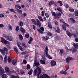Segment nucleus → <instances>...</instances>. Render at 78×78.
Here are the masks:
<instances>
[{
	"label": "nucleus",
	"mask_w": 78,
	"mask_h": 78,
	"mask_svg": "<svg viewBox=\"0 0 78 78\" xmlns=\"http://www.w3.org/2000/svg\"><path fill=\"white\" fill-rule=\"evenodd\" d=\"M46 55L47 58H48L49 59H53V57L50 56V55H49L48 54V53L46 54Z\"/></svg>",
	"instance_id": "nucleus-15"
},
{
	"label": "nucleus",
	"mask_w": 78,
	"mask_h": 78,
	"mask_svg": "<svg viewBox=\"0 0 78 78\" xmlns=\"http://www.w3.org/2000/svg\"><path fill=\"white\" fill-rule=\"evenodd\" d=\"M8 30L10 31H11L12 30V27H11V25L9 24L8 25Z\"/></svg>",
	"instance_id": "nucleus-19"
},
{
	"label": "nucleus",
	"mask_w": 78,
	"mask_h": 78,
	"mask_svg": "<svg viewBox=\"0 0 78 78\" xmlns=\"http://www.w3.org/2000/svg\"><path fill=\"white\" fill-rule=\"evenodd\" d=\"M4 27V25L3 24H0V28H3Z\"/></svg>",
	"instance_id": "nucleus-60"
},
{
	"label": "nucleus",
	"mask_w": 78,
	"mask_h": 78,
	"mask_svg": "<svg viewBox=\"0 0 78 78\" xmlns=\"http://www.w3.org/2000/svg\"><path fill=\"white\" fill-rule=\"evenodd\" d=\"M45 16L47 18L49 17V15L47 13H45Z\"/></svg>",
	"instance_id": "nucleus-56"
},
{
	"label": "nucleus",
	"mask_w": 78,
	"mask_h": 78,
	"mask_svg": "<svg viewBox=\"0 0 78 78\" xmlns=\"http://www.w3.org/2000/svg\"><path fill=\"white\" fill-rule=\"evenodd\" d=\"M8 61L10 63L11 62V57L10 56H8V58L7 59Z\"/></svg>",
	"instance_id": "nucleus-38"
},
{
	"label": "nucleus",
	"mask_w": 78,
	"mask_h": 78,
	"mask_svg": "<svg viewBox=\"0 0 78 78\" xmlns=\"http://www.w3.org/2000/svg\"><path fill=\"white\" fill-rule=\"evenodd\" d=\"M19 48L20 50L21 51H23V50H24V48H23L22 46H20V47Z\"/></svg>",
	"instance_id": "nucleus-48"
},
{
	"label": "nucleus",
	"mask_w": 78,
	"mask_h": 78,
	"mask_svg": "<svg viewBox=\"0 0 78 78\" xmlns=\"http://www.w3.org/2000/svg\"><path fill=\"white\" fill-rule=\"evenodd\" d=\"M38 17L41 22H42V21H44V20L43 19H42V17L41 16H38Z\"/></svg>",
	"instance_id": "nucleus-35"
},
{
	"label": "nucleus",
	"mask_w": 78,
	"mask_h": 78,
	"mask_svg": "<svg viewBox=\"0 0 78 78\" xmlns=\"http://www.w3.org/2000/svg\"><path fill=\"white\" fill-rule=\"evenodd\" d=\"M63 23L65 25H66L67 27H68V28H69V25L67 23H65V22H63Z\"/></svg>",
	"instance_id": "nucleus-50"
},
{
	"label": "nucleus",
	"mask_w": 78,
	"mask_h": 78,
	"mask_svg": "<svg viewBox=\"0 0 78 78\" xmlns=\"http://www.w3.org/2000/svg\"><path fill=\"white\" fill-rule=\"evenodd\" d=\"M55 25L57 26L58 25V22H57V20H55Z\"/></svg>",
	"instance_id": "nucleus-57"
},
{
	"label": "nucleus",
	"mask_w": 78,
	"mask_h": 78,
	"mask_svg": "<svg viewBox=\"0 0 78 78\" xmlns=\"http://www.w3.org/2000/svg\"><path fill=\"white\" fill-rule=\"evenodd\" d=\"M57 16H58V18H57V19H59V16H61V14L59 12L58 13V14L57 15Z\"/></svg>",
	"instance_id": "nucleus-53"
},
{
	"label": "nucleus",
	"mask_w": 78,
	"mask_h": 78,
	"mask_svg": "<svg viewBox=\"0 0 78 78\" xmlns=\"http://www.w3.org/2000/svg\"><path fill=\"white\" fill-rule=\"evenodd\" d=\"M18 36L19 37V38L20 39V40H23V36L22 34H19Z\"/></svg>",
	"instance_id": "nucleus-32"
},
{
	"label": "nucleus",
	"mask_w": 78,
	"mask_h": 78,
	"mask_svg": "<svg viewBox=\"0 0 78 78\" xmlns=\"http://www.w3.org/2000/svg\"><path fill=\"white\" fill-rule=\"evenodd\" d=\"M33 73V69H31L30 70L28 73L29 75H32Z\"/></svg>",
	"instance_id": "nucleus-34"
},
{
	"label": "nucleus",
	"mask_w": 78,
	"mask_h": 78,
	"mask_svg": "<svg viewBox=\"0 0 78 78\" xmlns=\"http://www.w3.org/2000/svg\"><path fill=\"white\" fill-rule=\"evenodd\" d=\"M67 68L66 69L65 71H67V70H68V69H69V65H67Z\"/></svg>",
	"instance_id": "nucleus-63"
},
{
	"label": "nucleus",
	"mask_w": 78,
	"mask_h": 78,
	"mask_svg": "<svg viewBox=\"0 0 78 78\" xmlns=\"http://www.w3.org/2000/svg\"><path fill=\"white\" fill-rule=\"evenodd\" d=\"M65 6L66 8H69V5H68L67 4H66Z\"/></svg>",
	"instance_id": "nucleus-49"
},
{
	"label": "nucleus",
	"mask_w": 78,
	"mask_h": 78,
	"mask_svg": "<svg viewBox=\"0 0 78 78\" xmlns=\"http://www.w3.org/2000/svg\"><path fill=\"white\" fill-rule=\"evenodd\" d=\"M29 36L30 34H26L25 35L26 38H27V39H28V37H29Z\"/></svg>",
	"instance_id": "nucleus-47"
},
{
	"label": "nucleus",
	"mask_w": 78,
	"mask_h": 78,
	"mask_svg": "<svg viewBox=\"0 0 78 78\" xmlns=\"http://www.w3.org/2000/svg\"><path fill=\"white\" fill-rule=\"evenodd\" d=\"M41 73L42 70H41V69L39 67H37L36 69L34 70L33 73L34 76H36L37 75V77L39 78V75H40Z\"/></svg>",
	"instance_id": "nucleus-1"
},
{
	"label": "nucleus",
	"mask_w": 78,
	"mask_h": 78,
	"mask_svg": "<svg viewBox=\"0 0 78 78\" xmlns=\"http://www.w3.org/2000/svg\"><path fill=\"white\" fill-rule=\"evenodd\" d=\"M20 30L21 33H22V34H24V33H25V32H26V30L22 27H20Z\"/></svg>",
	"instance_id": "nucleus-4"
},
{
	"label": "nucleus",
	"mask_w": 78,
	"mask_h": 78,
	"mask_svg": "<svg viewBox=\"0 0 78 78\" xmlns=\"http://www.w3.org/2000/svg\"><path fill=\"white\" fill-rule=\"evenodd\" d=\"M17 62V61L15 59H13L12 61V64L13 65H16V64Z\"/></svg>",
	"instance_id": "nucleus-20"
},
{
	"label": "nucleus",
	"mask_w": 78,
	"mask_h": 78,
	"mask_svg": "<svg viewBox=\"0 0 78 78\" xmlns=\"http://www.w3.org/2000/svg\"><path fill=\"white\" fill-rule=\"evenodd\" d=\"M33 37H30V40L28 41L29 44H31V42L32 41H33Z\"/></svg>",
	"instance_id": "nucleus-29"
},
{
	"label": "nucleus",
	"mask_w": 78,
	"mask_h": 78,
	"mask_svg": "<svg viewBox=\"0 0 78 78\" xmlns=\"http://www.w3.org/2000/svg\"><path fill=\"white\" fill-rule=\"evenodd\" d=\"M54 4L55 6V7H56V6H58V4H57V2H54Z\"/></svg>",
	"instance_id": "nucleus-59"
},
{
	"label": "nucleus",
	"mask_w": 78,
	"mask_h": 78,
	"mask_svg": "<svg viewBox=\"0 0 78 78\" xmlns=\"http://www.w3.org/2000/svg\"><path fill=\"white\" fill-rule=\"evenodd\" d=\"M19 30V26H16V31H18Z\"/></svg>",
	"instance_id": "nucleus-51"
},
{
	"label": "nucleus",
	"mask_w": 78,
	"mask_h": 78,
	"mask_svg": "<svg viewBox=\"0 0 78 78\" xmlns=\"http://www.w3.org/2000/svg\"><path fill=\"white\" fill-rule=\"evenodd\" d=\"M14 49L15 51L16 52V54L17 55H19V51L17 50V49L15 48H14Z\"/></svg>",
	"instance_id": "nucleus-33"
},
{
	"label": "nucleus",
	"mask_w": 78,
	"mask_h": 78,
	"mask_svg": "<svg viewBox=\"0 0 78 78\" xmlns=\"http://www.w3.org/2000/svg\"><path fill=\"white\" fill-rule=\"evenodd\" d=\"M73 45L76 49H78V44L74 43Z\"/></svg>",
	"instance_id": "nucleus-30"
},
{
	"label": "nucleus",
	"mask_w": 78,
	"mask_h": 78,
	"mask_svg": "<svg viewBox=\"0 0 78 78\" xmlns=\"http://www.w3.org/2000/svg\"><path fill=\"white\" fill-rule=\"evenodd\" d=\"M3 37H5V38L7 39V37H8V35H7L5 34H3Z\"/></svg>",
	"instance_id": "nucleus-62"
},
{
	"label": "nucleus",
	"mask_w": 78,
	"mask_h": 78,
	"mask_svg": "<svg viewBox=\"0 0 78 78\" xmlns=\"http://www.w3.org/2000/svg\"><path fill=\"white\" fill-rule=\"evenodd\" d=\"M16 11L18 12L19 14H22V12L23 11L22 10H20L19 9H16Z\"/></svg>",
	"instance_id": "nucleus-26"
},
{
	"label": "nucleus",
	"mask_w": 78,
	"mask_h": 78,
	"mask_svg": "<svg viewBox=\"0 0 78 78\" xmlns=\"http://www.w3.org/2000/svg\"><path fill=\"white\" fill-rule=\"evenodd\" d=\"M21 53V55H26V54H27V51H22Z\"/></svg>",
	"instance_id": "nucleus-44"
},
{
	"label": "nucleus",
	"mask_w": 78,
	"mask_h": 78,
	"mask_svg": "<svg viewBox=\"0 0 78 78\" xmlns=\"http://www.w3.org/2000/svg\"><path fill=\"white\" fill-rule=\"evenodd\" d=\"M41 15L42 16H44V14H45V11H43L41 12Z\"/></svg>",
	"instance_id": "nucleus-55"
},
{
	"label": "nucleus",
	"mask_w": 78,
	"mask_h": 78,
	"mask_svg": "<svg viewBox=\"0 0 78 78\" xmlns=\"http://www.w3.org/2000/svg\"><path fill=\"white\" fill-rule=\"evenodd\" d=\"M1 53L3 55H5V52L2 50V51H1Z\"/></svg>",
	"instance_id": "nucleus-58"
},
{
	"label": "nucleus",
	"mask_w": 78,
	"mask_h": 78,
	"mask_svg": "<svg viewBox=\"0 0 78 78\" xmlns=\"http://www.w3.org/2000/svg\"><path fill=\"white\" fill-rule=\"evenodd\" d=\"M62 28L63 30L66 31V25H63L62 26Z\"/></svg>",
	"instance_id": "nucleus-36"
},
{
	"label": "nucleus",
	"mask_w": 78,
	"mask_h": 78,
	"mask_svg": "<svg viewBox=\"0 0 78 78\" xmlns=\"http://www.w3.org/2000/svg\"><path fill=\"white\" fill-rule=\"evenodd\" d=\"M47 35H48V36H52V33L50 32H48L47 33Z\"/></svg>",
	"instance_id": "nucleus-40"
},
{
	"label": "nucleus",
	"mask_w": 78,
	"mask_h": 78,
	"mask_svg": "<svg viewBox=\"0 0 78 78\" xmlns=\"http://www.w3.org/2000/svg\"><path fill=\"white\" fill-rule=\"evenodd\" d=\"M1 42L2 44H4L5 45H9L10 44V42L6 40L3 37H1Z\"/></svg>",
	"instance_id": "nucleus-2"
},
{
	"label": "nucleus",
	"mask_w": 78,
	"mask_h": 78,
	"mask_svg": "<svg viewBox=\"0 0 78 78\" xmlns=\"http://www.w3.org/2000/svg\"><path fill=\"white\" fill-rule=\"evenodd\" d=\"M19 26L21 27H23V22L22 21H21L19 23Z\"/></svg>",
	"instance_id": "nucleus-37"
},
{
	"label": "nucleus",
	"mask_w": 78,
	"mask_h": 78,
	"mask_svg": "<svg viewBox=\"0 0 78 78\" xmlns=\"http://www.w3.org/2000/svg\"><path fill=\"white\" fill-rule=\"evenodd\" d=\"M71 60H72V57L68 56L66 59V62L68 64H69Z\"/></svg>",
	"instance_id": "nucleus-3"
},
{
	"label": "nucleus",
	"mask_w": 78,
	"mask_h": 78,
	"mask_svg": "<svg viewBox=\"0 0 78 78\" xmlns=\"http://www.w3.org/2000/svg\"><path fill=\"white\" fill-rule=\"evenodd\" d=\"M23 63L24 64H27V60H25V59L23 60Z\"/></svg>",
	"instance_id": "nucleus-54"
},
{
	"label": "nucleus",
	"mask_w": 78,
	"mask_h": 78,
	"mask_svg": "<svg viewBox=\"0 0 78 78\" xmlns=\"http://www.w3.org/2000/svg\"><path fill=\"white\" fill-rule=\"evenodd\" d=\"M5 73V71H4V69H3L2 67L1 66H0V75H2V73Z\"/></svg>",
	"instance_id": "nucleus-11"
},
{
	"label": "nucleus",
	"mask_w": 78,
	"mask_h": 78,
	"mask_svg": "<svg viewBox=\"0 0 78 78\" xmlns=\"http://www.w3.org/2000/svg\"><path fill=\"white\" fill-rule=\"evenodd\" d=\"M75 15V16L78 17V10L75 11L74 12Z\"/></svg>",
	"instance_id": "nucleus-39"
},
{
	"label": "nucleus",
	"mask_w": 78,
	"mask_h": 78,
	"mask_svg": "<svg viewBox=\"0 0 78 78\" xmlns=\"http://www.w3.org/2000/svg\"><path fill=\"white\" fill-rule=\"evenodd\" d=\"M21 45L22 46L24 47V48H27V44L25 42H22L21 43Z\"/></svg>",
	"instance_id": "nucleus-25"
},
{
	"label": "nucleus",
	"mask_w": 78,
	"mask_h": 78,
	"mask_svg": "<svg viewBox=\"0 0 78 78\" xmlns=\"http://www.w3.org/2000/svg\"><path fill=\"white\" fill-rule=\"evenodd\" d=\"M57 3L58 5H59L60 6H62V5H63V4H62V2L61 1H58L57 2Z\"/></svg>",
	"instance_id": "nucleus-21"
},
{
	"label": "nucleus",
	"mask_w": 78,
	"mask_h": 78,
	"mask_svg": "<svg viewBox=\"0 0 78 78\" xmlns=\"http://www.w3.org/2000/svg\"><path fill=\"white\" fill-rule=\"evenodd\" d=\"M70 20L72 21L73 22V23H76V21H75V19L74 18H70Z\"/></svg>",
	"instance_id": "nucleus-41"
},
{
	"label": "nucleus",
	"mask_w": 78,
	"mask_h": 78,
	"mask_svg": "<svg viewBox=\"0 0 78 78\" xmlns=\"http://www.w3.org/2000/svg\"><path fill=\"white\" fill-rule=\"evenodd\" d=\"M66 34L69 36V37H71L72 36V34L69 31L67 30L66 31Z\"/></svg>",
	"instance_id": "nucleus-14"
},
{
	"label": "nucleus",
	"mask_w": 78,
	"mask_h": 78,
	"mask_svg": "<svg viewBox=\"0 0 78 78\" xmlns=\"http://www.w3.org/2000/svg\"><path fill=\"white\" fill-rule=\"evenodd\" d=\"M48 28L50 29H52L53 28V27L52 26V25L51 24V22H50L49 21L48 22Z\"/></svg>",
	"instance_id": "nucleus-9"
},
{
	"label": "nucleus",
	"mask_w": 78,
	"mask_h": 78,
	"mask_svg": "<svg viewBox=\"0 0 78 78\" xmlns=\"http://www.w3.org/2000/svg\"><path fill=\"white\" fill-rule=\"evenodd\" d=\"M55 32L58 33H61V30L58 27L57 28V29L55 30Z\"/></svg>",
	"instance_id": "nucleus-18"
},
{
	"label": "nucleus",
	"mask_w": 78,
	"mask_h": 78,
	"mask_svg": "<svg viewBox=\"0 0 78 78\" xmlns=\"http://www.w3.org/2000/svg\"><path fill=\"white\" fill-rule=\"evenodd\" d=\"M44 77L41 74L40 76V78H50V77L47 74H44Z\"/></svg>",
	"instance_id": "nucleus-5"
},
{
	"label": "nucleus",
	"mask_w": 78,
	"mask_h": 78,
	"mask_svg": "<svg viewBox=\"0 0 78 78\" xmlns=\"http://www.w3.org/2000/svg\"><path fill=\"white\" fill-rule=\"evenodd\" d=\"M36 20L37 21V26L39 27H41V23L40 21L37 19Z\"/></svg>",
	"instance_id": "nucleus-12"
},
{
	"label": "nucleus",
	"mask_w": 78,
	"mask_h": 78,
	"mask_svg": "<svg viewBox=\"0 0 78 78\" xmlns=\"http://www.w3.org/2000/svg\"><path fill=\"white\" fill-rule=\"evenodd\" d=\"M5 70L6 71V72L7 73H9L10 71L9 70V67H5Z\"/></svg>",
	"instance_id": "nucleus-28"
},
{
	"label": "nucleus",
	"mask_w": 78,
	"mask_h": 78,
	"mask_svg": "<svg viewBox=\"0 0 78 78\" xmlns=\"http://www.w3.org/2000/svg\"><path fill=\"white\" fill-rule=\"evenodd\" d=\"M49 38V37L48 36H46L45 37V41H47V40H48V39Z\"/></svg>",
	"instance_id": "nucleus-61"
},
{
	"label": "nucleus",
	"mask_w": 78,
	"mask_h": 78,
	"mask_svg": "<svg viewBox=\"0 0 78 78\" xmlns=\"http://www.w3.org/2000/svg\"><path fill=\"white\" fill-rule=\"evenodd\" d=\"M56 61H54V60L51 61V64L52 67H53V66H56Z\"/></svg>",
	"instance_id": "nucleus-7"
},
{
	"label": "nucleus",
	"mask_w": 78,
	"mask_h": 78,
	"mask_svg": "<svg viewBox=\"0 0 78 78\" xmlns=\"http://www.w3.org/2000/svg\"><path fill=\"white\" fill-rule=\"evenodd\" d=\"M2 78H8V76L5 74H2Z\"/></svg>",
	"instance_id": "nucleus-22"
},
{
	"label": "nucleus",
	"mask_w": 78,
	"mask_h": 78,
	"mask_svg": "<svg viewBox=\"0 0 78 78\" xmlns=\"http://www.w3.org/2000/svg\"><path fill=\"white\" fill-rule=\"evenodd\" d=\"M7 39L8 41H12L13 40V37L9 35H7Z\"/></svg>",
	"instance_id": "nucleus-8"
},
{
	"label": "nucleus",
	"mask_w": 78,
	"mask_h": 78,
	"mask_svg": "<svg viewBox=\"0 0 78 78\" xmlns=\"http://www.w3.org/2000/svg\"><path fill=\"white\" fill-rule=\"evenodd\" d=\"M40 62H41L42 64H45V60H41Z\"/></svg>",
	"instance_id": "nucleus-43"
},
{
	"label": "nucleus",
	"mask_w": 78,
	"mask_h": 78,
	"mask_svg": "<svg viewBox=\"0 0 78 78\" xmlns=\"http://www.w3.org/2000/svg\"><path fill=\"white\" fill-rule=\"evenodd\" d=\"M9 10L10 11L12 12H14V13H16V12L15 11V10L13 9H10Z\"/></svg>",
	"instance_id": "nucleus-45"
},
{
	"label": "nucleus",
	"mask_w": 78,
	"mask_h": 78,
	"mask_svg": "<svg viewBox=\"0 0 78 78\" xmlns=\"http://www.w3.org/2000/svg\"><path fill=\"white\" fill-rule=\"evenodd\" d=\"M65 49L66 50V51H67V52H69V49L68 48V47H67V46H66L65 47Z\"/></svg>",
	"instance_id": "nucleus-52"
},
{
	"label": "nucleus",
	"mask_w": 78,
	"mask_h": 78,
	"mask_svg": "<svg viewBox=\"0 0 78 78\" xmlns=\"http://www.w3.org/2000/svg\"><path fill=\"white\" fill-rule=\"evenodd\" d=\"M72 35L74 37H77V35H78V32L77 31L74 32L72 34Z\"/></svg>",
	"instance_id": "nucleus-13"
},
{
	"label": "nucleus",
	"mask_w": 78,
	"mask_h": 78,
	"mask_svg": "<svg viewBox=\"0 0 78 78\" xmlns=\"http://www.w3.org/2000/svg\"><path fill=\"white\" fill-rule=\"evenodd\" d=\"M51 14H52V16H54V17L55 19H57V18L58 17V16L56 14L55 12H51Z\"/></svg>",
	"instance_id": "nucleus-6"
},
{
	"label": "nucleus",
	"mask_w": 78,
	"mask_h": 78,
	"mask_svg": "<svg viewBox=\"0 0 78 78\" xmlns=\"http://www.w3.org/2000/svg\"><path fill=\"white\" fill-rule=\"evenodd\" d=\"M48 46H47L45 49V50L44 51V52H45V54H47L48 53Z\"/></svg>",
	"instance_id": "nucleus-27"
},
{
	"label": "nucleus",
	"mask_w": 78,
	"mask_h": 78,
	"mask_svg": "<svg viewBox=\"0 0 78 78\" xmlns=\"http://www.w3.org/2000/svg\"><path fill=\"white\" fill-rule=\"evenodd\" d=\"M37 31H39V33H40V34H43L44 32H43V31H42V30H41L40 29H37Z\"/></svg>",
	"instance_id": "nucleus-46"
},
{
	"label": "nucleus",
	"mask_w": 78,
	"mask_h": 78,
	"mask_svg": "<svg viewBox=\"0 0 78 78\" xmlns=\"http://www.w3.org/2000/svg\"><path fill=\"white\" fill-rule=\"evenodd\" d=\"M53 4H54V1L53 0L51 1L48 3V6L51 7V6L53 5Z\"/></svg>",
	"instance_id": "nucleus-10"
},
{
	"label": "nucleus",
	"mask_w": 78,
	"mask_h": 78,
	"mask_svg": "<svg viewBox=\"0 0 78 78\" xmlns=\"http://www.w3.org/2000/svg\"><path fill=\"white\" fill-rule=\"evenodd\" d=\"M27 68L26 69L27 70H29V69L31 68V66L29 64H27Z\"/></svg>",
	"instance_id": "nucleus-42"
},
{
	"label": "nucleus",
	"mask_w": 78,
	"mask_h": 78,
	"mask_svg": "<svg viewBox=\"0 0 78 78\" xmlns=\"http://www.w3.org/2000/svg\"><path fill=\"white\" fill-rule=\"evenodd\" d=\"M64 53V50L63 49H60V52L59 54L61 56H62V54Z\"/></svg>",
	"instance_id": "nucleus-24"
},
{
	"label": "nucleus",
	"mask_w": 78,
	"mask_h": 78,
	"mask_svg": "<svg viewBox=\"0 0 78 78\" xmlns=\"http://www.w3.org/2000/svg\"><path fill=\"white\" fill-rule=\"evenodd\" d=\"M16 76L13 75H11L10 76V78H15Z\"/></svg>",
	"instance_id": "nucleus-64"
},
{
	"label": "nucleus",
	"mask_w": 78,
	"mask_h": 78,
	"mask_svg": "<svg viewBox=\"0 0 78 78\" xmlns=\"http://www.w3.org/2000/svg\"><path fill=\"white\" fill-rule=\"evenodd\" d=\"M34 66L36 67H37L38 66H39V65H40V64H39V62H36V61H34Z\"/></svg>",
	"instance_id": "nucleus-17"
},
{
	"label": "nucleus",
	"mask_w": 78,
	"mask_h": 78,
	"mask_svg": "<svg viewBox=\"0 0 78 78\" xmlns=\"http://www.w3.org/2000/svg\"><path fill=\"white\" fill-rule=\"evenodd\" d=\"M69 11L70 12H73L74 9L71 7H69Z\"/></svg>",
	"instance_id": "nucleus-16"
},
{
	"label": "nucleus",
	"mask_w": 78,
	"mask_h": 78,
	"mask_svg": "<svg viewBox=\"0 0 78 78\" xmlns=\"http://www.w3.org/2000/svg\"><path fill=\"white\" fill-rule=\"evenodd\" d=\"M2 50V51H5V52H7V51H8V49L6 47L3 48Z\"/></svg>",
	"instance_id": "nucleus-31"
},
{
	"label": "nucleus",
	"mask_w": 78,
	"mask_h": 78,
	"mask_svg": "<svg viewBox=\"0 0 78 78\" xmlns=\"http://www.w3.org/2000/svg\"><path fill=\"white\" fill-rule=\"evenodd\" d=\"M31 21L34 25H37V22H36V20H35L34 19H32V20Z\"/></svg>",
	"instance_id": "nucleus-23"
}]
</instances>
